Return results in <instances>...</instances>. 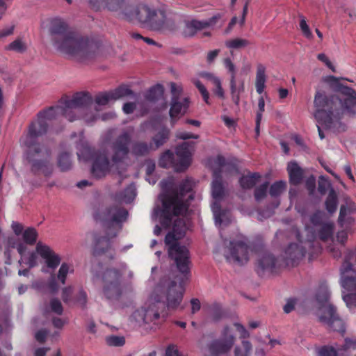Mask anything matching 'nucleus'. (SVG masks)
<instances>
[{
	"mask_svg": "<svg viewBox=\"0 0 356 356\" xmlns=\"http://www.w3.org/2000/svg\"><path fill=\"white\" fill-rule=\"evenodd\" d=\"M167 25V17L165 12L153 6L145 26L152 30H161Z\"/></svg>",
	"mask_w": 356,
	"mask_h": 356,
	"instance_id": "26",
	"label": "nucleus"
},
{
	"mask_svg": "<svg viewBox=\"0 0 356 356\" xmlns=\"http://www.w3.org/2000/svg\"><path fill=\"white\" fill-rule=\"evenodd\" d=\"M79 142L76 148L77 156L80 161H92V174L101 178L109 172L121 173L120 169L124 166L125 160L129 154V145L131 135L128 132L122 133L113 145V155L111 161L108 159L105 152H95L85 141L82 132L79 134Z\"/></svg>",
	"mask_w": 356,
	"mask_h": 356,
	"instance_id": "5",
	"label": "nucleus"
},
{
	"mask_svg": "<svg viewBox=\"0 0 356 356\" xmlns=\"http://www.w3.org/2000/svg\"><path fill=\"white\" fill-rule=\"evenodd\" d=\"M191 312L193 314L196 313L197 312H198L200 309V302L198 299L193 298L191 300Z\"/></svg>",
	"mask_w": 356,
	"mask_h": 356,
	"instance_id": "63",
	"label": "nucleus"
},
{
	"mask_svg": "<svg viewBox=\"0 0 356 356\" xmlns=\"http://www.w3.org/2000/svg\"><path fill=\"white\" fill-rule=\"evenodd\" d=\"M337 351L332 346H325L316 349V356H338Z\"/></svg>",
	"mask_w": 356,
	"mask_h": 356,
	"instance_id": "45",
	"label": "nucleus"
},
{
	"mask_svg": "<svg viewBox=\"0 0 356 356\" xmlns=\"http://www.w3.org/2000/svg\"><path fill=\"white\" fill-rule=\"evenodd\" d=\"M258 107H259V111L257 113V117H256V132H257V135L259 134V124L261 121L262 113L264 111V108H265V102H264L263 97H261L258 100Z\"/></svg>",
	"mask_w": 356,
	"mask_h": 356,
	"instance_id": "46",
	"label": "nucleus"
},
{
	"mask_svg": "<svg viewBox=\"0 0 356 356\" xmlns=\"http://www.w3.org/2000/svg\"><path fill=\"white\" fill-rule=\"evenodd\" d=\"M268 187V184L266 182L256 188L254 196L257 201L261 200L266 195Z\"/></svg>",
	"mask_w": 356,
	"mask_h": 356,
	"instance_id": "48",
	"label": "nucleus"
},
{
	"mask_svg": "<svg viewBox=\"0 0 356 356\" xmlns=\"http://www.w3.org/2000/svg\"><path fill=\"white\" fill-rule=\"evenodd\" d=\"M66 24L59 18L51 20L50 32L54 48L80 62H88L103 56L104 45L74 33H65Z\"/></svg>",
	"mask_w": 356,
	"mask_h": 356,
	"instance_id": "4",
	"label": "nucleus"
},
{
	"mask_svg": "<svg viewBox=\"0 0 356 356\" xmlns=\"http://www.w3.org/2000/svg\"><path fill=\"white\" fill-rule=\"evenodd\" d=\"M76 302L81 307H84L87 302V295L85 291L80 290L76 298Z\"/></svg>",
	"mask_w": 356,
	"mask_h": 356,
	"instance_id": "53",
	"label": "nucleus"
},
{
	"mask_svg": "<svg viewBox=\"0 0 356 356\" xmlns=\"http://www.w3.org/2000/svg\"><path fill=\"white\" fill-rule=\"evenodd\" d=\"M92 113V97L87 92L63 97L56 106L40 112L37 119L29 126L27 134L21 139L22 144L26 147V159L31 164L32 170L35 172L40 170L46 176L51 172L49 152L38 142V138L47 132L49 121L61 115L70 122L83 119L87 124H92L98 116Z\"/></svg>",
	"mask_w": 356,
	"mask_h": 356,
	"instance_id": "2",
	"label": "nucleus"
},
{
	"mask_svg": "<svg viewBox=\"0 0 356 356\" xmlns=\"http://www.w3.org/2000/svg\"><path fill=\"white\" fill-rule=\"evenodd\" d=\"M188 227V219L178 218L175 220L172 232H169L165 238L169 257L175 261L181 275L170 274L161 278L151 291L148 301L134 311L131 321L138 325H148L152 329L161 324L168 316L166 312H159V305L165 306L168 310L179 308L185 293V282L190 275L191 259L187 247L180 245L177 241Z\"/></svg>",
	"mask_w": 356,
	"mask_h": 356,
	"instance_id": "1",
	"label": "nucleus"
},
{
	"mask_svg": "<svg viewBox=\"0 0 356 356\" xmlns=\"http://www.w3.org/2000/svg\"><path fill=\"white\" fill-rule=\"evenodd\" d=\"M306 187L310 193H313L316 188V179L314 176H311L307 179Z\"/></svg>",
	"mask_w": 356,
	"mask_h": 356,
	"instance_id": "57",
	"label": "nucleus"
},
{
	"mask_svg": "<svg viewBox=\"0 0 356 356\" xmlns=\"http://www.w3.org/2000/svg\"><path fill=\"white\" fill-rule=\"evenodd\" d=\"M297 300L296 299H289L284 306V311L285 313L289 314L293 311L296 305Z\"/></svg>",
	"mask_w": 356,
	"mask_h": 356,
	"instance_id": "56",
	"label": "nucleus"
},
{
	"mask_svg": "<svg viewBox=\"0 0 356 356\" xmlns=\"http://www.w3.org/2000/svg\"><path fill=\"white\" fill-rule=\"evenodd\" d=\"M235 341L232 327H225L221 334V337L212 341L208 345L211 356H225L232 348Z\"/></svg>",
	"mask_w": 356,
	"mask_h": 356,
	"instance_id": "19",
	"label": "nucleus"
},
{
	"mask_svg": "<svg viewBox=\"0 0 356 356\" xmlns=\"http://www.w3.org/2000/svg\"><path fill=\"white\" fill-rule=\"evenodd\" d=\"M177 138L182 140H186L190 138L197 139L199 138V136L197 134H194L191 132L184 131H178L176 134Z\"/></svg>",
	"mask_w": 356,
	"mask_h": 356,
	"instance_id": "51",
	"label": "nucleus"
},
{
	"mask_svg": "<svg viewBox=\"0 0 356 356\" xmlns=\"http://www.w3.org/2000/svg\"><path fill=\"white\" fill-rule=\"evenodd\" d=\"M89 3L95 10L104 8L111 11H118L127 20L144 26L153 8V6L144 2L131 4L127 0H89Z\"/></svg>",
	"mask_w": 356,
	"mask_h": 356,
	"instance_id": "8",
	"label": "nucleus"
},
{
	"mask_svg": "<svg viewBox=\"0 0 356 356\" xmlns=\"http://www.w3.org/2000/svg\"><path fill=\"white\" fill-rule=\"evenodd\" d=\"M303 221L305 223V229L308 241H311L316 237L325 241L332 235L334 224L326 220L325 215L323 211H316L308 219L304 216Z\"/></svg>",
	"mask_w": 356,
	"mask_h": 356,
	"instance_id": "13",
	"label": "nucleus"
},
{
	"mask_svg": "<svg viewBox=\"0 0 356 356\" xmlns=\"http://www.w3.org/2000/svg\"><path fill=\"white\" fill-rule=\"evenodd\" d=\"M266 67L264 65L261 63L257 64L255 77V88L257 93L259 94H261L264 92L266 86Z\"/></svg>",
	"mask_w": 356,
	"mask_h": 356,
	"instance_id": "28",
	"label": "nucleus"
},
{
	"mask_svg": "<svg viewBox=\"0 0 356 356\" xmlns=\"http://www.w3.org/2000/svg\"><path fill=\"white\" fill-rule=\"evenodd\" d=\"M114 101L111 91L98 94L95 99V104L92 102V111L97 112L99 107L106 106L111 102Z\"/></svg>",
	"mask_w": 356,
	"mask_h": 356,
	"instance_id": "29",
	"label": "nucleus"
},
{
	"mask_svg": "<svg viewBox=\"0 0 356 356\" xmlns=\"http://www.w3.org/2000/svg\"><path fill=\"white\" fill-rule=\"evenodd\" d=\"M164 94L163 86L161 84H157L151 88L145 95V99L149 102H154L160 99H163Z\"/></svg>",
	"mask_w": 356,
	"mask_h": 356,
	"instance_id": "31",
	"label": "nucleus"
},
{
	"mask_svg": "<svg viewBox=\"0 0 356 356\" xmlns=\"http://www.w3.org/2000/svg\"><path fill=\"white\" fill-rule=\"evenodd\" d=\"M195 145L194 142H184L177 146L175 154L166 151L159 159V165L166 168H172L177 172L185 170L191 163Z\"/></svg>",
	"mask_w": 356,
	"mask_h": 356,
	"instance_id": "12",
	"label": "nucleus"
},
{
	"mask_svg": "<svg viewBox=\"0 0 356 356\" xmlns=\"http://www.w3.org/2000/svg\"><path fill=\"white\" fill-rule=\"evenodd\" d=\"M136 187L134 184L129 185L122 193L116 195V200L123 203H131L136 197Z\"/></svg>",
	"mask_w": 356,
	"mask_h": 356,
	"instance_id": "30",
	"label": "nucleus"
},
{
	"mask_svg": "<svg viewBox=\"0 0 356 356\" xmlns=\"http://www.w3.org/2000/svg\"><path fill=\"white\" fill-rule=\"evenodd\" d=\"M111 93L114 101L134 94L127 86H121L113 90H111Z\"/></svg>",
	"mask_w": 356,
	"mask_h": 356,
	"instance_id": "36",
	"label": "nucleus"
},
{
	"mask_svg": "<svg viewBox=\"0 0 356 356\" xmlns=\"http://www.w3.org/2000/svg\"><path fill=\"white\" fill-rule=\"evenodd\" d=\"M332 99L334 106H338L341 118L356 116V92L348 87H341Z\"/></svg>",
	"mask_w": 356,
	"mask_h": 356,
	"instance_id": "17",
	"label": "nucleus"
},
{
	"mask_svg": "<svg viewBox=\"0 0 356 356\" xmlns=\"http://www.w3.org/2000/svg\"><path fill=\"white\" fill-rule=\"evenodd\" d=\"M252 350V345L248 341H242V347L236 346L234 350L235 356H248Z\"/></svg>",
	"mask_w": 356,
	"mask_h": 356,
	"instance_id": "41",
	"label": "nucleus"
},
{
	"mask_svg": "<svg viewBox=\"0 0 356 356\" xmlns=\"http://www.w3.org/2000/svg\"><path fill=\"white\" fill-rule=\"evenodd\" d=\"M136 104L132 102L125 103L122 107V110L124 113L130 114L134 112L136 108Z\"/></svg>",
	"mask_w": 356,
	"mask_h": 356,
	"instance_id": "61",
	"label": "nucleus"
},
{
	"mask_svg": "<svg viewBox=\"0 0 356 356\" xmlns=\"http://www.w3.org/2000/svg\"><path fill=\"white\" fill-rule=\"evenodd\" d=\"M58 165L63 171L70 170L72 167L71 156L67 153L60 154L58 157Z\"/></svg>",
	"mask_w": 356,
	"mask_h": 356,
	"instance_id": "37",
	"label": "nucleus"
},
{
	"mask_svg": "<svg viewBox=\"0 0 356 356\" xmlns=\"http://www.w3.org/2000/svg\"><path fill=\"white\" fill-rule=\"evenodd\" d=\"M161 121L157 120L146 122L141 124V129L143 131L149 129L153 130L159 129V132L152 138L154 143L152 145L155 150L163 145L168 139L170 131L165 127H161Z\"/></svg>",
	"mask_w": 356,
	"mask_h": 356,
	"instance_id": "22",
	"label": "nucleus"
},
{
	"mask_svg": "<svg viewBox=\"0 0 356 356\" xmlns=\"http://www.w3.org/2000/svg\"><path fill=\"white\" fill-rule=\"evenodd\" d=\"M106 341L110 346L120 347L125 343V339L122 336L110 335L106 337Z\"/></svg>",
	"mask_w": 356,
	"mask_h": 356,
	"instance_id": "44",
	"label": "nucleus"
},
{
	"mask_svg": "<svg viewBox=\"0 0 356 356\" xmlns=\"http://www.w3.org/2000/svg\"><path fill=\"white\" fill-rule=\"evenodd\" d=\"M93 115H97L98 116V118L96 120H98L99 119H101L103 121L108 120L109 119H112L115 116V114L113 112H108L104 113L102 115L99 114V110H98L97 112L92 111V113Z\"/></svg>",
	"mask_w": 356,
	"mask_h": 356,
	"instance_id": "54",
	"label": "nucleus"
},
{
	"mask_svg": "<svg viewBox=\"0 0 356 356\" xmlns=\"http://www.w3.org/2000/svg\"><path fill=\"white\" fill-rule=\"evenodd\" d=\"M296 237L299 243H291L284 252V257L287 265H295L298 261L302 259L305 255V244L300 238V233L295 230Z\"/></svg>",
	"mask_w": 356,
	"mask_h": 356,
	"instance_id": "21",
	"label": "nucleus"
},
{
	"mask_svg": "<svg viewBox=\"0 0 356 356\" xmlns=\"http://www.w3.org/2000/svg\"><path fill=\"white\" fill-rule=\"evenodd\" d=\"M155 150L152 143L147 144L145 142L136 143L132 147V153L136 156H142Z\"/></svg>",
	"mask_w": 356,
	"mask_h": 356,
	"instance_id": "35",
	"label": "nucleus"
},
{
	"mask_svg": "<svg viewBox=\"0 0 356 356\" xmlns=\"http://www.w3.org/2000/svg\"><path fill=\"white\" fill-rule=\"evenodd\" d=\"M120 270L115 268L108 269L104 274V286L102 289L103 297L109 302L118 300L122 294V288L120 278L125 275L126 265L120 264Z\"/></svg>",
	"mask_w": 356,
	"mask_h": 356,
	"instance_id": "15",
	"label": "nucleus"
},
{
	"mask_svg": "<svg viewBox=\"0 0 356 356\" xmlns=\"http://www.w3.org/2000/svg\"><path fill=\"white\" fill-rule=\"evenodd\" d=\"M252 252V248L248 245L247 239L239 236L229 241L224 250V255L228 262L243 265L248 261Z\"/></svg>",
	"mask_w": 356,
	"mask_h": 356,
	"instance_id": "16",
	"label": "nucleus"
},
{
	"mask_svg": "<svg viewBox=\"0 0 356 356\" xmlns=\"http://www.w3.org/2000/svg\"><path fill=\"white\" fill-rule=\"evenodd\" d=\"M356 349V338L349 339L347 338L345 339L344 345L343 346V348L337 347L338 352L344 350H350Z\"/></svg>",
	"mask_w": 356,
	"mask_h": 356,
	"instance_id": "49",
	"label": "nucleus"
},
{
	"mask_svg": "<svg viewBox=\"0 0 356 356\" xmlns=\"http://www.w3.org/2000/svg\"><path fill=\"white\" fill-rule=\"evenodd\" d=\"M329 298L328 286L325 283H323L316 294V301L318 307V318L322 323L334 331L343 332L344 324L336 314L334 307L328 302Z\"/></svg>",
	"mask_w": 356,
	"mask_h": 356,
	"instance_id": "11",
	"label": "nucleus"
},
{
	"mask_svg": "<svg viewBox=\"0 0 356 356\" xmlns=\"http://www.w3.org/2000/svg\"><path fill=\"white\" fill-rule=\"evenodd\" d=\"M211 167L213 171V180L211 184V210L215 224L218 227L227 225L232 220L229 210L221 209V202L225 197V188L221 181V173L229 170L230 165L225 158L218 156L212 161Z\"/></svg>",
	"mask_w": 356,
	"mask_h": 356,
	"instance_id": "7",
	"label": "nucleus"
},
{
	"mask_svg": "<svg viewBox=\"0 0 356 356\" xmlns=\"http://www.w3.org/2000/svg\"><path fill=\"white\" fill-rule=\"evenodd\" d=\"M42 309L45 314L54 313L57 315H60L63 312L62 304L57 298H52L49 304L44 305Z\"/></svg>",
	"mask_w": 356,
	"mask_h": 356,
	"instance_id": "32",
	"label": "nucleus"
},
{
	"mask_svg": "<svg viewBox=\"0 0 356 356\" xmlns=\"http://www.w3.org/2000/svg\"><path fill=\"white\" fill-rule=\"evenodd\" d=\"M355 264L356 248L347 250L341 268L340 284L343 289V298L344 295L350 294L355 295L356 298V271L353 268V265Z\"/></svg>",
	"mask_w": 356,
	"mask_h": 356,
	"instance_id": "14",
	"label": "nucleus"
},
{
	"mask_svg": "<svg viewBox=\"0 0 356 356\" xmlns=\"http://www.w3.org/2000/svg\"><path fill=\"white\" fill-rule=\"evenodd\" d=\"M66 323L67 321L61 318H54L52 319V323L56 328H62Z\"/></svg>",
	"mask_w": 356,
	"mask_h": 356,
	"instance_id": "64",
	"label": "nucleus"
},
{
	"mask_svg": "<svg viewBox=\"0 0 356 356\" xmlns=\"http://www.w3.org/2000/svg\"><path fill=\"white\" fill-rule=\"evenodd\" d=\"M248 44V40L241 38H234L225 42L226 47L232 49H241L246 47Z\"/></svg>",
	"mask_w": 356,
	"mask_h": 356,
	"instance_id": "40",
	"label": "nucleus"
},
{
	"mask_svg": "<svg viewBox=\"0 0 356 356\" xmlns=\"http://www.w3.org/2000/svg\"><path fill=\"white\" fill-rule=\"evenodd\" d=\"M225 67L231 74L230 76V93L232 101L238 105L240 102L241 94L244 92L245 85L244 81L238 80L236 77V67L229 58L223 60Z\"/></svg>",
	"mask_w": 356,
	"mask_h": 356,
	"instance_id": "20",
	"label": "nucleus"
},
{
	"mask_svg": "<svg viewBox=\"0 0 356 356\" xmlns=\"http://www.w3.org/2000/svg\"><path fill=\"white\" fill-rule=\"evenodd\" d=\"M170 91L172 97L169 114L171 124L173 126L177 120L187 112L190 104V99L181 96L183 88L179 84L170 83Z\"/></svg>",
	"mask_w": 356,
	"mask_h": 356,
	"instance_id": "18",
	"label": "nucleus"
},
{
	"mask_svg": "<svg viewBox=\"0 0 356 356\" xmlns=\"http://www.w3.org/2000/svg\"><path fill=\"white\" fill-rule=\"evenodd\" d=\"M220 52L219 49L212 50L208 52L207 56V61L209 63H213L215 59L217 58Z\"/></svg>",
	"mask_w": 356,
	"mask_h": 356,
	"instance_id": "62",
	"label": "nucleus"
},
{
	"mask_svg": "<svg viewBox=\"0 0 356 356\" xmlns=\"http://www.w3.org/2000/svg\"><path fill=\"white\" fill-rule=\"evenodd\" d=\"M220 14H216L207 20H191L186 24L185 34L188 36L193 35L197 31L202 30L207 27L213 26L221 19Z\"/></svg>",
	"mask_w": 356,
	"mask_h": 356,
	"instance_id": "24",
	"label": "nucleus"
},
{
	"mask_svg": "<svg viewBox=\"0 0 356 356\" xmlns=\"http://www.w3.org/2000/svg\"><path fill=\"white\" fill-rule=\"evenodd\" d=\"M193 84L198 89L202 95V97L207 104H210L209 102V93L205 86L201 83V81L197 79H193L192 80Z\"/></svg>",
	"mask_w": 356,
	"mask_h": 356,
	"instance_id": "43",
	"label": "nucleus"
},
{
	"mask_svg": "<svg viewBox=\"0 0 356 356\" xmlns=\"http://www.w3.org/2000/svg\"><path fill=\"white\" fill-rule=\"evenodd\" d=\"M259 178L260 175L259 173L249 172L240 179L239 183L243 188H251L259 181Z\"/></svg>",
	"mask_w": 356,
	"mask_h": 356,
	"instance_id": "33",
	"label": "nucleus"
},
{
	"mask_svg": "<svg viewBox=\"0 0 356 356\" xmlns=\"http://www.w3.org/2000/svg\"><path fill=\"white\" fill-rule=\"evenodd\" d=\"M299 18H300V29L302 35L308 39H312L313 38V34H312V32L309 26H308V24L307 23L305 17L303 15H300Z\"/></svg>",
	"mask_w": 356,
	"mask_h": 356,
	"instance_id": "42",
	"label": "nucleus"
},
{
	"mask_svg": "<svg viewBox=\"0 0 356 356\" xmlns=\"http://www.w3.org/2000/svg\"><path fill=\"white\" fill-rule=\"evenodd\" d=\"M165 356H181V355L179 354L177 347L173 345H171L167 348Z\"/></svg>",
	"mask_w": 356,
	"mask_h": 356,
	"instance_id": "60",
	"label": "nucleus"
},
{
	"mask_svg": "<svg viewBox=\"0 0 356 356\" xmlns=\"http://www.w3.org/2000/svg\"><path fill=\"white\" fill-rule=\"evenodd\" d=\"M220 14H216L207 20H191L186 24L185 34L188 36L193 35L197 31L202 30L207 27L213 26L221 19Z\"/></svg>",
	"mask_w": 356,
	"mask_h": 356,
	"instance_id": "23",
	"label": "nucleus"
},
{
	"mask_svg": "<svg viewBox=\"0 0 356 356\" xmlns=\"http://www.w3.org/2000/svg\"><path fill=\"white\" fill-rule=\"evenodd\" d=\"M11 229L13 234L5 236L0 229V250L7 258L6 264H10L12 254L16 250L21 256L22 262L29 268L36 267L40 259L43 261L42 272L54 271L60 264L61 257L51 247L42 241H37L38 231L32 227L24 228L23 225L13 221Z\"/></svg>",
	"mask_w": 356,
	"mask_h": 356,
	"instance_id": "3",
	"label": "nucleus"
},
{
	"mask_svg": "<svg viewBox=\"0 0 356 356\" xmlns=\"http://www.w3.org/2000/svg\"><path fill=\"white\" fill-rule=\"evenodd\" d=\"M317 58L319 60L323 62L329 69H330L332 72H335V67L327 57L325 54H319L317 56Z\"/></svg>",
	"mask_w": 356,
	"mask_h": 356,
	"instance_id": "52",
	"label": "nucleus"
},
{
	"mask_svg": "<svg viewBox=\"0 0 356 356\" xmlns=\"http://www.w3.org/2000/svg\"><path fill=\"white\" fill-rule=\"evenodd\" d=\"M332 95L327 98L326 95L321 91H317L314 100L315 107L314 118L317 121V127L319 137L324 138V135L321 130V127L326 129H330L334 127L341 119L338 106H335L332 103Z\"/></svg>",
	"mask_w": 356,
	"mask_h": 356,
	"instance_id": "9",
	"label": "nucleus"
},
{
	"mask_svg": "<svg viewBox=\"0 0 356 356\" xmlns=\"http://www.w3.org/2000/svg\"><path fill=\"white\" fill-rule=\"evenodd\" d=\"M47 334L48 333L45 330H41L35 333V338L38 342L42 343L47 339Z\"/></svg>",
	"mask_w": 356,
	"mask_h": 356,
	"instance_id": "59",
	"label": "nucleus"
},
{
	"mask_svg": "<svg viewBox=\"0 0 356 356\" xmlns=\"http://www.w3.org/2000/svg\"><path fill=\"white\" fill-rule=\"evenodd\" d=\"M7 49L17 53H22L26 49V45L22 40L17 39L11 42Z\"/></svg>",
	"mask_w": 356,
	"mask_h": 356,
	"instance_id": "47",
	"label": "nucleus"
},
{
	"mask_svg": "<svg viewBox=\"0 0 356 356\" xmlns=\"http://www.w3.org/2000/svg\"><path fill=\"white\" fill-rule=\"evenodd\" d=\"M287 171L291 184L297 185L301 182L304 171L296 161H291L288 163Z\"/></svg>",
	"mask_w": 356,
	"mask_h": 356,
	"instance_id": "27",
	"label": "nucleus"
},
{
	"mask_svg": "<svg viewBox=\"0 0 356 356\" xmlns=\"http://www.w3.org/2000/svg\"><path fill=\"white\" fill-rule=\"evenodd\" d=\"M233 327H236V330L240 333L241 338L245 339L249 337V332L242 325L236 323L233 325Z\"/></svg>",
	"mask_w": 356,
	"mask_h": 356,
	"instance_id": "58",
	"label": "nucleus"
},
{
	"mask_svg": "<svg viewBox=\"0 0 356 356\" xmlns=\"http://www.w3.org/2000/svg\"><path fill=\"white\" fill-rule=\"evenodd\" d=\"M74 266L72 264L67 262H63L57 273V279L62 284H65L66 282L67 276L68 274L74 273Z\"/></svg>",
	"mask_w": 356,
	"mask_h": 356,
	"instance_id": "34",
	"label": "nucleus"
},
{
	"mask_svg": "<svg viewBox=\"0 0 356 356\" xmlns=\"http://www.w3.org/2000/svg\"><path fill=\"white\" fill-rule=\"evenodd\" d=\"M275 258L268 252L258 253L257 261V270L259 275L272 273L275 267Z\"/></svg>",
	"mask_w": 356,
	"mask_h": 356,
	"instance_id": "25",
	"label": "nucleus"
},
{
	"mask_svg": "<svg viewBox=\"0 0 356 356\" xmlns=\"http://www.w3.org/2000/svg\"><path fill=\"white\" fill-rule=\"evenodd\" d=\"M174 184L172 178L162 180L160 183L163 193L159 195L161 207L156 206L152 213V218L158 220L161 225L168 228L174 217L185 213L188 207V200L193 198L191 193L193 188L191 180L186 179L179 185V192H170Z\"/></svg>",
	"mask_w": 356,
	"mask_h": 356,
	"instance_id": "6",
	"label": "nucleus"
},
{
	"mask_svg": "<svg viewBox=\"0 0 356 356\" xmlns=\"http://www.w3.org/2000/svg\"><path fill=\"white\" fill-rule=\"evenodd\" d=\"M286 189V182L279 181L275 182L270 188V195L272 197H277L281 195Z\"/></svg>",
	"mask_w": 356,
	"mask_h": 356,
	"instance_id": "39",
	"label": "nucleus"
},
{
	"mask_svg": "<svg viewBox=\"0 0 356 356\" xmlns=\"http://www.w3.org/2000/svg\"><path fill=\"white\" fill-rule=\"evenodd\" d=\"M128 216L127 210L114 207L109 209L103 216L97 215L95 218L104 221L108 228L107 236L99 238L97 241L95 252L99 254L107 251L111 245V239L116 236V232L112 233L113 230H120L122 223L126 220Z\"/></svg>",
	"mask_w": 356,
	"mask_h": 356,
	"instance_id": "10",
	"label": "nucleus"
},
{
	"mask_svg": "<svg viewBox=\"0 0 356 356\" xmlns=\"http://www.w3.org/2000/svg\"><path fill=\"white\" fill-rule=\"evenodd\" d=\"M72 293V288L71 286L65 287L63 289L62 298L66 303H70L71 301V295Z\"/></svg>",
	"mask_w": 356,
	"mask_h": 356,
	"instance_id": "55",
	"label": "nucleus"
},
{
	"mask_svg": "<svg viewBox=\"0 0 356 356\" xmlns=\"http://www.w3.org/2000/svg\"><path fill=\"white\" fill-rule=\"evenodd\" d=\"M330 187V182L325 179L323 177H321L318 181V191L321 194L325 193V192L328 190V188Z\"/></svg>",
	"mask_w": 356,
	"mask_h": 356,
	"instance_id": "50",
	"label": "nucleus"
},
{
	"mask_svg": "<svg viewBox=\"0 0 356 356\" xmlns=\"http://www.w3.org/2000/svg\"><path fill=\"white\" fill-rule=\"evenodd\" d=\"M326 209L330 213H334L337 209V197L335 192L331 190L325 202Z\"/></svg>",
	"mask_w": 356,
	"mask_h": 356,
	"instance_id": "38",
	"label": "nucleus"
}]
</instances>
